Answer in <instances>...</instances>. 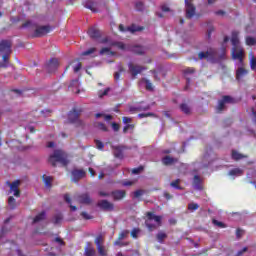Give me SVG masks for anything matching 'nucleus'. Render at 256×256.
<instances>
[{
  "label": "nucleus",
  "mask_w": 256,
  "mask_h": 256,
  "mask_svg": "<svg viewBox=\"0 0 256 256\" xmlns=\"http://www.w3.org/2000/svg\"><path fill=\"white\" fill-rule=\"evenodd\" d=\"M231 43L233 45V48L239 47V32L238 31L232 32Z\"/></svg>",
  "instance_id": "5701e85b"
},
{
  "label": "nucleus",
  "mask_w": 256,
  "mask_h": 256,
  "mask_svg": "<svg viewBox=\"0 0 256 256\" xmlns=\"http://www.w3.org/2000/svg\"><path fill=\"white\" fill-rule=\"evenodd\" d=\"M126 237H129V230H123L119 233L117 241H123V239H126Z\"/></svg>",
  "instance_id": "e433bc0d"
},
{
  "label": "nucleus",
  "mask_w": 256,
  "mask_h": 256,
  "mask_svg": "<svg viewBox=\"0 0 256 256\" xmlns=\"http://www.w3.org/2000/svg\"><path fill=\"white\" fill-rule=\"evenodd\" d=\"M6 185L10 187V193H13L14 197H21V190H19V185H21V180H15L12 183L7 181Z\"/></svg>",
  "instance_id": "0eeeda50"
},
{
  "label": "nucleus",
  "mask_w": 256,
  "mask_h": 256,
  "mask_svg": "<svg viewBox=\"0 0 256 256\" xmlns=\"http://www.w3.org/2000/svg\"><path fill=\"white\" fill-rule=\"evenodd\" d=\"M245 41H246V45H248L249 47H253V45L256 44L255 37L247 36Z\"/></svg>",
  "instance_id": "58836bf2"
},
{
  "label": "nucleus",
  "mask_w": 256,
  "mask_h": 256,
  "mask_svg": "<svg viewBox=\"0 0 256 256\" xmlns=\"http://www.w3.org/2000/svg\"><path fill=\"white\" fill-rule=\"evenodd\" d=\"M47 213L45 211L40 212L36 217L33 219V223H39V221H44Z\"/></svg>",
  "instance_id": "72a5a7b5"
},
{
  "label": "nucleus",
  "mask_w": 256,
  "mask_h": 256,
  "mask_svg": "<svg viewBox=\"0 0 256 256\" xmlns=\"http://www.w3.org/2000/svg\"><path fill=\"white\" fill-rule=\"evenodd\" d=\"M68 89H71L72 93H76L77 95H79L81 93V90L79 89V80H72L70 82V85L68 86Z\"/></svg>",
  "instance_id": "6ab92c4d"
},
{
  "label": "nucleus",
  "mask_w": 256,
  "mask_h": 256,
  "mask_svg": "<svg viewBox=\"0 0 256 256\" xmlns=\"http://www.w3.org/2000/svg\"><path fill=\"white\" fill-rule=\"evenodd\" d=\"M139 228H134L132 231H131V233H130V235H131V237L133 238V239H137V235H139Z\"/></svg>",
  "instance_id": "4d7b16f0"
},
{
  "label": "nucleus",
  "mask_w": 256,
  "mask_h": 256,
  "mask_svg": "<svg viewBox=\"0 0 256 256\" xmlns=\"http://www.w3.org/2000/svg\"><path fill=\"white\" fill-rule=\"evenodd\" d=\"M97 251L101 256H107V250H105V246H98Z\"/></svg>",
  "instance_id": "de8ad7c7"
},
{
  "label": "nucleus",
  "mask_w": 256,
  "mask_h": 256,
  "mask_svg": "<svg viewBox=\"0 0 256 256\" xmlns=\"http://www.w3.org/2000/svg\"><path fill=\"white\" fill-rule=\"evenodd\" d=\"M212 223L213 225H215L216 227H219V229H225L227 228V224L221 222V221H218L217 219H212Z\"/></svg>",
  "instance_id": "4c0bfd02"
},
{
  "label": "nucleus",
  "mask_w": 256,
  "mask_h": 256,
  "mask_svg": "<svg viewBox=\"0 0 256 256\" xmlns=\"http://www.w3.org/2000/svg\"><path fill=\"white\" fill-rule=\"evenodd\" d=\"M95 248L91 247V244L88 243V246L85 248L84 255L85 256H95L96 255Z\"/></svg>",
  "instance_id": "7c9ffc66"
},
{
  "label": "nucleus",
  "mask_w": 256,
  "mask_h": 256,
  "mask_svg": "<svg viewBox=\"0 0 256 256\" xmlns=\"http://www.w3.org/2000/svg\"><path fill=\"white\" fill-rule=\"evenodd\" d=\"M8 205L10 209H17V200L13 196L8 198Z\"/></svg>",
  "instance_id": "c9c22d12"
},
{
  "label": "nucleus",
  "mask_w": 256,
  "mask_h": 256,
  "mask_svg": "<svg viewBox=\"0 0 256 256\" xmlns=\"http://www.w3.org/2000/svg\"><path fill=\"white\" fill-rule=\"evenodd\" d=\"M57 69H59V59L51 58L46 63V70L48 73H56Z\"/></svg>",
  "instance_id": "6e6552de"
},
{
  "label": "nucleus",
  "mask_w": 256,
  "mask_h": 256,
  "mask_svg": "<svg viewBox=\"0 0 256 256\" xmlns=\"http://www.w3.org/2000/svg\"><path fill=\"white\" fill-rule=\"evenodd\" d=\"M78 203H81L82 205H91L93 200L91 199V196L89 193H83L77 196Z\"/></svg>",
  "instance_id": "ddd939ff"
},
{
  "label": "nucleus",
  "mask_w": 256,
  "mask_h": 256,
  "mask_svg": "<svg viewBox=\"0 0 256 256\" xmlns=\"http://www.w3.org/2000/svg\"><path fill=\"white\" fill-rule=\"evenodd\" d=\"M124 72H125V68H123V66H120L119 71L115 72V74H114L115 81H119V79L121 77V74L124 73Z\"/></svg>",
  "instance_id": "79ce46f5"
},
{
  "label": "nucleus",
  "mask_w": 256,
  "mask_h": 256,
  "mask_svg": "<svg viewBox=\"0 0 256 256\" xmlns=\"http://www.w3.org/2000/svg\"><path fill=\"white\" fill-rule=\"evenodd\" d=\"M146 217L145 225L150 233L155 231L157 227H161V225H163V217L157 216L153 212H147Z\"/></svg>",
  "instance_id": "f03ea898"
},
{
  "label": "nucleus",
  "mask_w": 256,
  "mask_h": 256,
  "mask_svg": "<svg viewBox=\"0 0 256 256\" xmlns=\"http://www.w3.org/2000/svg\"><path fill=\"white\" fill-rule=\"evenodd\" d=\"M144 193H145L144 190H136V191L134 192V197H135L136 199H139V197H141V195H143Z\"/></svg>",
  "instance_id": "e2e57ef3"
},
{
  "label": "nucleus",
  "mask_w": 256,
  "mask_h": 256,
  "mask_svg": "<svg viewBox=\"0 0 256 256\" xmlns=\"http://www.w3.org/2000/svg\"><path fill=\"white\" fill-rule=\"evenodd\" d=\"M193 73H195V68L193 67H187L183 70V75H185V77H187V75H193Z\"/></svg>",
  "instance_id": "37998d69"
},
{
  "label": "nucleus",
  "mask_w": 256,
  "mask_h": 256,
  "mask_svg": "<svg viewBox=\"0 0 256 256\" xmlns=\"http://www.w3.org/2000/svg\"><path fill=\"white\" fill-rule=\"evenodd\" d=\"M62 221H63V214H61V213L56 214L53 218L54 225H61Z\"/></svg>",
  "instance_id": "f704fd0d"
},
{
  "label": "nucleus",
  "mask_w": 256,
  "mask_h": 256,
  "mask_svg": "<svg viewBox=\"0 0 256 256\" xmlns=\"http://www.w3.org/2000/svg\"><path fill=\"white\" fill-rule=\"evenodd\" d=\"M119 31H121L122 33H127V31H130V33H135L137 31H143L142 27H136L135 25H132L130 27H126L123 26V24L119 25Z\"/></svg>",
  "instance_id": "a211bd4d"
},
{
  "label": "nucleus",
  "mask_w": 256,
  "mask_h": 256,
  "mask_svg": "<svg viewBox=\"0 0 256 256\" xmlns=\"http://www.w3.org/2000/svg\"><path fill=\"white\" fill-rule=\"evenodd\" d=\"M243 55H244V51L242 48L241 49H239V47L232 48L233 59H238L240 63H243Z\"/></svg>",
  "instance_id": "dca6fc26"
},
{
  "label": "nucleus",
  "mask_w": 256,
  "mask_h": 256,
  "mask_svg": "<svg viewBox=\"0 0 256 256\" xmlns=\"http://www.w3.org/2000/svg\"><path fill=\"white\" fill-rule=\"evenodd\" d=\"M128 49L132 53H135V55H144L145 54V48H143L142 46H130V48H128Z\"/></svg>",
  "instance_id": "4be33fe9"
},
{
  "label": "nucleus",
  "mask_w": 256,
  "mask_h": 256,
  "mask_svg": "<svg viewBox=\"0 0 256 256\" xmlns=\"http://www.w3.org/2000/svg\"><path fill=\"white\" fill-rule=\"evenodd\" d=\"M88 35L91 39H99V37H101V32L96 27H90L88 29Z\"/></svg>",
  "instance_id": "aec40b11"
},
{
  "label": "nucleus",
  "mask_w": 256,
  "mask_h": 256,
  "mask_svg": "<svg viewBox=\"0 0 256 256\" xmlns=\"http://www.w3.org/2000/svg\"><path fill=\"white\" fill-rule=\"evenodd\" d=\"M110 195L113 197L114 201H121V199H125L127 192H125V190H115L112 191Z\"/></svg>",
  "instance_id": "2eb2a0df"
},
{
  "label": "nucleus",
  "mask_w": 256,
  "mask_h": 256,
  "mask_svg": "<svg viewBox=\"0 0 256 256\" xmlns=\"http://www.w3.org/2000/svg\"><path fill=\"white\" fill-rule=\"evenodd\" d=\"M47 33H51V26H37L33 37H45Z\"/></svg>",
  "instance_id": "1a4fd4ad"
},
{
  "label": "nucleus",
  "mask_w": 256,
  "mask_h": 256,
  "mask_svg": "<svg viewBox=\"0 0 256 256\" xmlns=\"http://www.w3.org/2000/svg\"><path fill=\"white\" fill-rule=\"evenodd\" d=\"M80 215H81V217H83L86 221H89V220L93 219V216H91L89 213H87V212H85V211L81 212Z\"/></svg>",
  "instance_id": "5fc2aeb1"
},
{
  "label": "nucleus",
  "mask_w": 256,
  "mask_h": 256,
  "mask_svg": "<svg viewBox=\"0 0 256 256\" xmlns=\"http://www.w3.org/2000/svg\"><path fill=\"white\" fill-rule=\"evenodd\" d=\"M208 57H217V50L210 49L206 52L198 53V59H208Z\"/></svg>",
  "instance_id": "f3484780"
},
{
  "label": "nucleus",
  "mask_w": 256,
  "mask_h": 256,
  "mask_svg": "<svg viewBox=\"0 0 256 256\" xmlns=\"http://www.w3.org/2000/svg\"><path fill=\"white\" fill-rule=\"evenodd\" d=\"M193 185L195 189L201 190L203 187L201 186V177L199 175L194 176Z\"/></svg>",
  "instance_id": "2f4dec72"
},
{
  "label": "nucleus",
  "mask_w": 256,
  "mask_h": 256,
  "mask_svg": "<svg viewBox=\"0 0 256 256\" xmlns=\"http://www.w3.org/2000/svg\"><path fill=\"white\" fill-rule=\"evenodd\" d=\"M179 183H181V180L180 179H176L175 181H172L171 183H170V185L174 188V189H178V190H182L183 189V187H181L180 185H179Z\"/></svg>",
  "instance_id": "a19ab883"
},
{
  "label": "nucleus",
  "mask_w": 256,
  "mask_h": 256,
  "mask_svg": "<svg viewBox=\"0 0 256 256\" xmlns=\"http://www.w3.org/2000/svg\"><path fill=\"white\" fill-rule=\"evenodd\" d=\"M95 145L100 151H103V149H105V144H103V142H101L100 140H95Z\"/></svg>",
  "instance_id": "864d4df0"
},
{
  "label": "nucleus",
  "mask_w": 256,
  "mask_h": 256,
  "mask_svg": "<svg viewBox=\"0 0 256 256\" xmlns=\"http://www.w3.org/2000/svg\"><path fill=\"white\" fill-rule=\"evenodd\" d=\"M81 113H83L82 109L73 108L72 111L68 113V121L70 123H77L78 125H81V120H79Z\"/></svg>",
  "instance_id": "20e7f679"
},
{
  "label": "nucleus",
  "mask_w": 256,
  "mask_h": 256,
  "mask_svg": "<svg viewBox=\"0 0 256 256\" xmlns=\"http://www.w3.org/2000/svg\"><path fill=\"white\" fill-rule=\"evenodd\" d=\"M251 111H252V121L254 123H256V111H255V108H251Z\"/></svg>",
  "instance_id": "774afa93"
},
{
  "label": "nucleus",
  "mask_w": 256,
  "mask_h": 256,
  "mask_svg": "<svg viewBox=\"0 0 256 256\" xmlns=\"http://www.w3.org/2000/svg\"><path fill=\"white\" fill-rule=\"evenodd\" d=\"M95 51H97L96 48H89L88 50L84 51V52L82 53V55H84V56L93 55V53H94Z\"/></svg>",
  "instance_id": "13d9d810"
},
{
  "label": "nucleus",
  "mask_w": 256,
  "mask_h": 256,
  "mask_svg": "<svg viewBox=\"0 0 256 256\" xmlns=\"http://www.w3.org/2000/svg\"><path fill=\"white\" fill-rule=\"evenodd\" d=\"M228 175L230 176H239V175H243V170L239 169V168H234L232 170L229 171Z\"/></svg>",
  "instance_id": "ea45409f"
},
{
  "label": "nucleus",
  "mask_w": 256,
  "mask_h": 256,
  "mask_svg": "<svg viewBox=\"0 0 256 256\" xmlns=\"http://www.w3.org/2000/svg\"><path fill=\"white\" fill-rule=\"evenodd\" d=\"M165 239H167V233L159 231L156 234V240L158 241V243H160V245H163V243H165Z\"/></svg>",
  "instance_id": "c756f323"
},
{
  "label": "nucleus",
  "mask_w": 256,
  "mask_h": 256,
  "mask_svg": "<svg viewBox=\"0 0 256 256\" xmlns=\"http://www.w3.org/2000/svg\"><path fill=\"white\" fill-rule=\"evenodd\" d=\"M179 161L178 158H173L171 156H165L164 158H162V163L163 165H173V163H177Z\"/></svg>",
  "instance_id": "b1692460"
},
{
  "label": "nucleus",
  "mask_w": 256,
  "mask_h": 256,
  "mask_svg": "<svg viewBox=\"0 0 256 256\" xmlns=\"http://www.w3.org/2000/svg\"><path fill=\"white\" fill-rule=\"evenodd\" d=\"M189 211H197L199 209V204L197 203H190L188 204Z\"/></svg>",
  "instance_id": "603ef678"
},
{
  "label": "nucleus",
  "mask_w": 256,
  "mask_h": 256,
  "mask_svg": "<svg viewBox=\"0 0 256 256\" xmlns=\"http://www.w3.org/2000/svg\"><path fill=\"white\" fill-rule=\"evenodd\" d=\"M248 73L249 71H247V69L240 67L236 71V79L238 81H241V79H243V77H245V75H247Z\"/></svg>",
  "instance_id": "393cba45"
},
{
  "label": "nucleus",
  "mask_w": 256,
  "mask_h": 256,
  "mask_svg": "<svg viewBox=\"0 0 256 256\" xmlns=\"http://www.w3.org/2000/svg\"><path fill=\"white\" fill-rule=\"evenodd\" d=\"M94 243H95L96 247L103 246V236H101V235L97 236Z\"/></svg>",
  "instance_id": "c03bdc74"
},
{
  "label": "nucleus",
  "mask_w": 256,
  "mask_h": 256,
  "mask_svg": "<svg viewBox=\"0 0 256 256\" xmlns=\"http://www.w3.org/2000/svg\"><path fill=\"white\" fill-rule=\"evenodd\" d=\"M144 83H146V90L147 91H153V83H151L148 79H143Z\"/></svg>",
  "instance_id": "49530a36"
},
{
  "label": "nucleus",
  "mask_w": 256,
  "mask_h": 256,
  "mask_svg": "<svg viewBox=\"0 0 256 256\" xmlns=\"http://www.w3.org/2000/svg\"><path fill=\"white\" fill-rule=\"evenodd\" d=\"M112 47H117L121 51H129L130 46L125 45L123 42H112L111 43Z\"/></svg>",
  "instance_id": "cd10ccee"
},
{
  "label": "nucleus",
  "mask_w": 256,
  "mask_h": 256,
  "mask_svg": "<svg viewBox=\"0 0 256 256\" xmlns=\"http://www.w3.org/2000/svg\"><path fill=\"white\" fill-rule=\"evenodd\" d=\"M249 59H250V67H251L252 71H255V69H256V58H255V54H253V52L249 53Z\"/></svg>",
  "instance_id": "473e14b6"
},
{
  "label": "nucleus",
  "mask_w": 256,
  "mask_h": 256,
  "mask_svg": "<svg viewBox=\"0 0 256 256\" xmlns=\"http://www.w3.org/2000/svg\"><path fill=\"white\" fill-rule=\"evenodd\" d=\"M135 9H136V11H143V9H144L143 2H136Z\"/></svg>",
  "instance_id": "bf43d9fd"
},
{
  "label": "nucleus",
  "mask_w": 256,
  "mask_h": 256,
  "mask_svg": "<svg viewBox=\"0 0 256 256\" xmlns=\"http://www.w3.org/2000/svg\"><path fill=\"white\" fill-rule=\"evenodd\" d=\"M109 91H111V88H106L104 91L100 90L98 92V96L101 98L105 97V95H109Z\"/></svg>",
  "instance_id": "8fccbe9b"
},
{
  "label": "nucleus",
  "mask_w": 256,
  "mask_h": 256,
  "mask_svg": "<svg viewBox=\"0 0 256 256\" xmlns=\"http://www.w3.org/2000/svg\"><path fill=\"white\" fill-rule=\"evenodd\" d=\"M105 53H109L110 55H115V52L111 51L108 47H104L100 50V55H105Z\"/></svg>",
  "instance_id": "09e8293b"
},
{
  "label": "nucleus",
  "mask_w": 256,
  "mask_h": 256,
  "mask_svg": "<svg viewBox=\"0 0 256 256\" xmlns=\"http://www.w3.org/2000/svg\"><path fill=\"white\" fill-rule=\"evenodd\" d=\"M141 171H143V166L132 169L133 175H139V173H141Z\"/></svg>",
  "instance_id": "0e129e2a"
},
{
  "label": "nucleus",
  "mask_w": 256,
  "mask_h": 256,
  "mask_svg": "<svg viewBox=\"0 0 256 256\" xmlns=\"http://www.w3.org/2000/svg\"><path fill=\"white\" fill-rule=\"evenodd\" d=\"M129 129H135V125H133V124H127V125L124 126V128H123V133H127V131H129Z\"/></svg>",
  "instance_id": "680f3d73"
},
{
  "label": "nucleus",
  "mask_w": 256,
  "mask_h": 256,
  "mask_svg": "<svg viewBox=\"0 0 256 256\" xmlns=\"http://www.w3.org/2000/svg\"><path fill=\"white\" fill-rule=\"evenodd\" d=\"M87 175V172L83 169H74L72 170V181L74 183H79L81 179L85 178Z\"/></svg>",
  "instance_id": "9d476101"
},
{
  "label": "nucleus",
  "mask_w": 256,
  "mask_h": 256,
  "mask_svg": "<svg viewBox=\"0 0 256 256\" xmlns=\"http://www.w3.org/2000/svg\"><path fill=\"white\" fill-rule=\"evenodd\" d=\"M237 100L230 95L222 96V99L218 101L217 113H223L227 107L225 105H235Z\"/></svg>",
  "instance_id": "7ed1b4c3"
},
{
  "label": "nucleus",
  "mask_w": 256,
  "mask_h": 256,
  "mask_svg": "<svg viewBox=\"0 0 256 256\" xmlns=\"http://www.w3.org/2000/svg\"><path fill=\"white\" fill-rule=\"evenodd\" d=\"M139 119H145V117H155V113L148 112V113H140L138 114Z\"/></svg>",
  "instance_id": "a18cd8bd"
},
{
  "label": "nucleus",
  "mask_w": 256,
  "mask_h": 256,
  "mask_svg": "<svg viewBox=\"0 0 256 256\" xmlns=\"http://www.w3.org/2000/svg\"><path fill=\"white\" fill-rule=\"evenodd\" d=\"M48 162L52 167H57V163H60L62 167L69 165L68 155L61 149L54 150V153L49 156Z\"/></svg>",
  "instance_id": "f257e3e1"
},
{
  "label": "nucleus",
  "mask_w": 256,
  "mask_h": 256,
  "mask_svg": "<svg viewBox=\"0 0 256 256\" xmlns=\"http://www.w3.org/2000/svg\"><path fill=\"white\" fill-rule=\"evenodd\" d=\"M180 111L184 113V115H191V106L187 103H182L179 105Z\"/></svg>",
  "instance_id": "c85d7f7f"
},
{
  "label": "nucleus",
  "mask_w": 256,
  "mask_h": 256,
  "mask_svg": "<svg viewBox=\"0 0 256 256\" xmlns=\"http://www.w3.org/2000/svg\"><path fill=\"white\" fill-rule=\"evenodd\" d=\"M135 111H149L151 109V105L146 106H138L136 108H133Z\"/></svg>",
  "instance_id": "3c124183"
},
{
  "label": "nucleus",
  "mask_w": 256,
  "mask_h": 256,
  "mask_svg": "<svg viewBox=\"0 0 256 256\" xmlns=\"http://www.w3.org/2000/svg\"><path fill=\"white\" fill-rule=\"evenodd\" d=\"M128 69L129 72L131 73L133 79H135V77H137L139 74L143 73V71H145V69H147L144 66H139V65H135L133 64V62L128 63Z\"/></svg>",
  "instance_id": "423d86ee"
},
{
  "label": "nucleus",
  "mask_w": 256,
  "mask_h": 256,
  "mask_svg": "<svg viewBox=\"0 0 256 256\" xmlns=\"http://www.w3.org/2000/svg\"><path fill=\"white\" fill-rule=\"evenodd\" d=\"M114 245L118 247H127V245H129V242H121V240H116L114 242Z\"/></svg>",
  "instance_id": "6e6d98bb"
},
{
  "label": "nucleus",
  "mask_w": 256,
  "mask_h": 256,
  "mask_svg": "<svg viewBox=\"0 0 256 256\" xmlns=\"http://www.w3.org/2000/svg\"><path fill=\"white\" fill-rule=\"evenodd\" d=\"M98 128L100 131H108L107 126L104 123H99Z\"/></svg>",
  "instance_id": "338daca9"
},
{
  "label": "nucleus",
  "mask_w": 256,
  "mask_h": 256,
  "mask_svg": "<svg viewBox=\"0 0 256 256\" xmlns=\"http://www.w3.org/2000/svg\"><path fill=\"white\" fill-rule=\"evenodd\" d=\"M42 179H43L45 187H47L48 189H51L53 187V177L43 175Z\"/></svg>",
  "instance_id": "a878e982"
},
{
  "label": "nucleus",
  "mask_w": 256,
  "mask_h": 256,
  "mask_svg": "<svg viewBox=\"0 0 256 256\" xmlns=\"http://www.w3.org/2000/svg\"><path fill=\"white\" fill-rule=\"evenodd\" d=\"M84 7H86V9H90V11H92V13H99V3H97L93 0L85 1Z\"/></svg>",
  "instance_id": "4468645a"
},
{
  "label": "nucleus",
  "mask_w": 256,
  "mask_h": 256,
  "mask_svg": "<svg viewBox=\"0 0 256 256\" xmlns=\"http://www.w3.org/2000/svg\"><path fill=\"white\" fill-rule=\"evenodd\" d=\"M97 206L100 207V209L103 211H113V209H115L113 203L109 202L108 200H100L97 203Z\"/></svg>",
  "instance_id": "f8f14e48"
},
{
  "label": "nucleus",
  "mask_w": 256,
  "mask_h": 256,
  "mask_svg": "<svg viewBox=\"0 0 256 256\" xmlns=\"http://www.w3.org/2000/svg\"><path fill=\"white\" fill-rule=\"evenodd\" d=\"M12 45L10 40H2L0 42V53H13L11 50Z\"/></svg>",
  "instance_id": "9b49d317"
},
{
  "label": "nucleus",
  "mask_w": 256,
  "mask_h": 256,
  "mask_svg": "<svg viewBox=\"0 0 256 256\" xmlns=\"http://www.w3.org/2000/svg\"><path fill=\"white\" fill-rule=\"evenodd\" d=\"M186 7V19H193L195 17V11L197 8L193 5V0H185Z\"/></svg>",
  "instance_id": "39448f33"
},
{
  "label": "nucleus",
  "mask_w": 256,
  "mask_h": 256,
  "mask_svg": "<svg viewBox=\"0 0 256 256\" xmlns=\"http://www.w3.org/2000/svg\"><path fill=\"white\" fill-rule=\"evenodd\" d=\"M112 149L114 150V157H116V159H123L124 146H113Z\"/></svg>",
  "instance_id": "412c9836"
},
{
  "label": "nucleus",
  "mask_w": 256,
  "mask_h": 256,
  "mask_svg": "<svg viewBox=\"0 0 256 256\" xmlns=\"http://www.w3.org/2000/svg\"><path fill=\"white\" fill-rule=\"evenodd\" d=\"M231 157L234 161H241V159H247V155H243L236 150H232Z\"/></svg>",
  "instance_id": "bb28decb"
},
{
  "label": "nucleus",
  "mask_w": 256,
  "mask_h": 256,
  "mask_svg": "<svg viewBox=\"0 0 256 256\" xmlns=\"http://www.w3.org/2000/svg\"><path fill=\"white\" fill-rule=\"evenodd\" d=\"M122 121H123V123H124L125 125H127V124L131 123L132 119H131V117L124 116V117L122 118Z\"/></svg>",
  "instance_id": "69168bd1"
},
{
  "label": "nucleus",
  "mask_w": 256,
  "mask_h": 256,
  "mask_svg": "<svg viewBox=\"0 0 256 256\" xmlns=\"http://www.w3.org/2000/svg\"><path fill=\"white\" fill-rule=\"evenodd\" d=\"M9 55H11V53H4V55L2 56V59L4 61V63H6L9 66Z\"/></svg>",
  "instance_id": "052dcab7"
}]
</instances>
